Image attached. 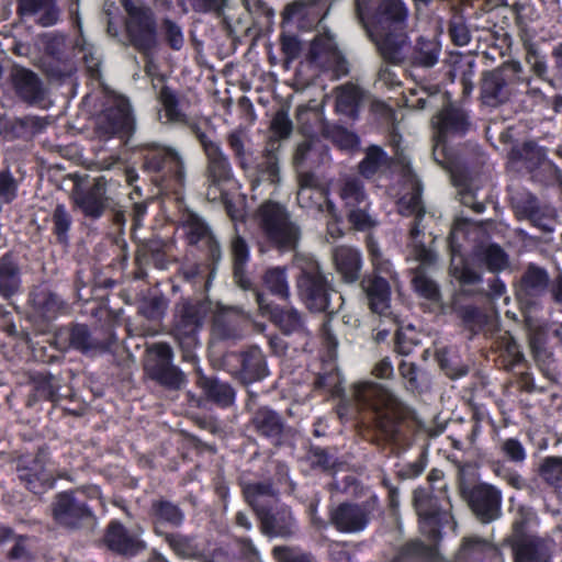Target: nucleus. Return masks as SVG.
Instances as JSON below:
<instances>
[{
	"instance_id": "f704fd0d",
	"label": "nucleus",
	"mask_w": 562,
	"mask_h": 562,
	"mask_svg": "<svg viewBox=\"0 0 562 562\" xmlns=\"http://www.w3.org/2000/svg\"><path fill=\"white\" fill-rule=\"evenodd\" d=\"M207 157V181L210 191L224 189L233 178L228 158L222 151L221 146L212 148L205 154Z\"/></svg>"
},
{
	"instance_id": "338daca9",
	"label": "nucleus",
	"mask_w": 562,
	"mask_h": 562,
	"mask_svg": "<svg viewBox=\"0 0 562 562\" xmlns=\"http://www.w3.org/2000/svg\"><path fill=\"white\" fill-rule=\"evenodd\" d=\"M212 331L222 340L235 339L239 336L237 325L226 314L215 315L212 323Z\"/></svg>"
},
{
	"instance_id": "ddd939ff",
	"label": "nucleus",
	"mask_w": 562,
	"mask_h": 562,
	"mask_svg": "<svg viewBox=\"0 0 562 562\" xmlns=\"http://www.w3.org/2000/svg\"><path fill=\"white\" fill-rule=\"evenodd\" d=\"M358 14L368 32L406 30L408 9L402 0H380L373 9L358 3Z\"/></svg>"
},
{
	"instance_id": "1a4fd4ad",
	"label": "nucleus",
	"mask_w": 562,
	"mask_h": 562,
	"mask_svg": "<svg viewBox=\"0 0 562 562\" xmlns=\"http://www.w3.org/2000/svg\"><path fill=\"white\" fill-rule=\"evenodd\" d=\"M521 74V64L518 60L505 61L502 66L485 70L481 77L480 98L490 106H496L513 100L517 89L515 80Z\"/></svg>"
},
{
	"instance_id": "37998d69",
	"label": "nucleus",
	"mask_w": 562,
	"mask_h": 562,
	"mask_svg": "<svg viewBox=\"0 0 562 562\" xmlns=\"http://www.w3.org/2000/svg\"><path fill=\"white\" fill-rule=\"evenodd\" d=\"M515 562H549V555L539 538H521L513 544Z\"/></svg>"
},
{
	"instance_id": "39448f33",
	"label": "nucleus",
	"mask_w": 562,
	"mask_h": 562,
	"mask_svg": "<svg viewBox=\"0 0 562 562\" xmlns=\"http://www.w3.org/2000/svg\"><path fill=\"white\" fill-rule=\"evenodd\" d=\"M434 160L447 170H452L458 164L456 150L449 146L450 137H464L471 127L468 113L458 106L449 104L442 108L432 119Z\"/></svg>"
},
{
	"instance_id": "6e6552de",
	"label": "nucleus",
	"mask_w": 562,
	"mask_h": 562,
	"mask_svg": "<svg viewBox=\"0 0 562 562\" xmlns=\"http://www.w3.org/2000/svg\"><path fill=\"white\" fill-rule=\"evenodd\" d=\"M338 194L346 218L355 231L369 232L378 226V221L371 214V200L360 178H347L341 183Z\"/></svg>"
},
{
	"instance_id": "7c9ffc66",
	"label": "nucleus",
	"mask_w": 562,
	"mask_h": 562,
	"mask_svg": "<svg viewBox=\"0 0 562 562\" xmlns=\"http://www.w3.org/2000/svg\"><path fill=\"white\" fill-rule=\"evenodd\" d=\"M16 14L21 18L38 14L36 23L50 27L58 23L60 9L56 0H16Z\"/></svg>"
},
{
	"instance_id": "680f3d73",
	"label": "nucleus",
	"mask_w": 562,
	"mask_h": 562,
	"mask_svg": "<svg viewBox=\"0 0 562 562\" xmlns=\"http://www.w3.org/2000/svg\"><path fill=\"white\" fill-rule=\"evenodd\" d=\"M546 483L555 488L562 487V457H547L539 469Z\"/></svg>"
},
{
	"instance_id": "c9c22d12",
	"label": "nucleus",
	"mask_w": 562,
	"mask_h": 562,
	"mask_svg": "<svg viewBox=\"0 0 562 562\" xmlns=\"http://www.w3.org/2000/svg\"><path fill=\"white\" fill-rule=\"evenodd\" d=\"M29 302L33 316L46 322L55 319L64 308V302L59 296L46 289L31 292Z\"/></svg>"
},
{
	"instance_id": "dca6fc26",
	"label": "nucleus",
	"mask_w": 562,
	"mask_h": 562,
	"mask_svg": "<svg viewBox=\"0 0 562 562\" xmlns=\"http://www.w3.org/2000/svg\"><path fill=\"white\" fill-rule=\"evenodd\" d=\"M93 516L92 508L77 492L64 491L56 495L53 518L59 526L71 530L80 529Z\"/></svg>"
},
{
	"instance_id": "ea45409f",
	"label": "nucleus",
	"mask_w": 562,
	"mask_h": 562,
	"mask_svg": "<svg viewBox=\"0 0 562 562\" xmlns=\"http://www.w3.org/2000/svg\"><path fill=\"white\" fill-rule=\"evenodd\" d=\"M515 80L516 100L520 103L521 110L532 112L533 108L544 100V94L539 87L532 86V78L521 67V74Z\"/></svg>"
},
{
	"instance_id": "aec40b11",
	"label": "nucleus",
	"mask_w": 562,
	"mask_h": 562,
	"mask_svg": "<svg viewBox=\"0 0 562 562\" xmlns=\"http://www.w3.org/2000/svg\"><path fill=\"white\" fill-rule=\"evenodd\" d=\"M248 428L257 437L267 440L273 447L284 443L286 424L283 416L270 406H259L251 412Z\"/></svg>"
},
{
	"instance_id": "cd10ccee",
	"label": "nucleus",
	"mask_w": 562,
	"mask_h": 562,
	"mask_svg": "<svg viewBox=\"0 0 562 562\" xmlns=\"http://www.w3.org/2000/svg\"><path fill=\"white\" fill-rule=\"evenodd\" d=\"M157 100L164 111L166 121L170 124H189V115L186 110L189 106V100L186 94L164 85L157 95Z\"/></svg>"
},
{
	"instance_id": "c85d7f7f",
	"label": "nucleus",
	"mask_w": 562,
	"mask_h": 562,
	"mask_svg": "<svg viewBox=\"0 0 562 562\" xmlns=\"http://www.w3.org/2000/svg\"><path fill=\"white\" fill-rule=\"evenodd\" d=\"M237 379L248 385L262 380L268 374L266 358L257 346H250L238 355Z\"/></svg>"
},
{
	"instance_id": "bb28decb",
	"label": "nucleus",
	"mask_w": 562,
	"mask_h": 562,
	"mask_svg": "<svg viewBox=\"0 0 562 562\" xmlns=\"http://www.w3.org/2000/svg\"><path fill=\"white\" fill-rule=\"evenodd\" d=\"M335 271L345 284H355L361 278L363 258L361 251L351 246L340 245L333 250Z\"/></svg>"
},
{
	"instance_id": "b1692460",
	"label": "nucleus",
	"mask_w": 562,
	"mask_h": 562,
	"mask_svg": "<svg viewBox=\"0 0 562 562\" xmlns=\"http://www.w3.org/2000/svg\"><path fill=\"white\" fill-rule=\"evenodd\" d=\"M10 80L16 97L31 105L40 104L45 100V89L41 78L33 70L14 66Z\"/></svg>"
},
{
	"instance_id": "58836bf2",
	"label": "nucleus",
	"mask_w": 562,
	"mask_h": 562,
	"mask_svg": "<svg viewBox=\"0 0 562 562\" xmlns=\"http://www.w3.org/2000/svg\"><path fill=\"white\" fill-rule=\"evenodd\" d=\"M439 552L436 546H429L422 540H411L404 543L391 562H436Z\"/></svg>"
},
{
	"instance_id": "0e129e2a",
	"label": "nucleus",
	"mask_w": 562,
	"mask_h": 562,
	"mask_svg": "<svg viewBox=\"0 0 562 562\" xmlns=\"http://www.w3.org/2000/svg\"><path fill=\"white\" fill-rule=\"evenodd\" d=\"M166 310V301L162 296H150L142 300L137 306V313L148 321L160 319Z\"/></svg>"
},
{
	"instance_id": "423d86ee",
	"label": "nucleus",
	"mask_w": 562,
	"mask_h": 562,
	"mask_svg": "<svg viewBox=\"0 0 562 562\" xmlns=\"http://www.w3.org/2000/svg\"><path fill=\"white\" fill-rule=\"evenodd\" d=\"M412 502L420 532L430 541H440L443 527L452 519L448 491L434 492V488L418 486L413 491Z\"/></svg>"
},
{
	"instance_id": "f03ea898",
	"label": "nucleus",
	"mask_w": 562,
	"mask_h": 562,
	"mask_svg": "<svg viewBox=\"0 0 562 562\" xmlns=\"http://www.w3.org/2000/svg\"><path fill=\"white\" fill-rule=\"evenodd\" d=\"M243 495L255 512L263 535L291 538L297 531V521L290 506L281 503L271 481L247 483Z\"/></svg>"
},
{
	"instance_id": "052dcab7",
	"label": "nucleus",
	"mask_w": 562,
	"mask_h": 562,
	"mask_svg": "<svg viewBox=\"0 0 562 562\" xmlns=\"http://www.w3.org/2000/svg\"><path fill=\"white\" fill-rule=\"evenodd\" d=\"M450 274L460 283L462 291L467 286L479 285L483 282V276L475 270L467 260H461L459 265L450 267Z\"/></svg>"
},
{
	"instance_id": "72a5a7b5",
	"label": "nucleus",
	"mask_w": 562,
	"mask_h": 562,
	"mask_svg": "<svg viewBox=\"0 0 562 562\" xmlns=\"http://www.w3.org/2000/svg\"><path fill=\"white\" fill-rule=\"evenodd\" d=\"M231 255L233 261V278L243 290H255L251 279L247 274V265L250 258L249 246L245 238L234 236L231 241Z\"/></svg>"
},
{
	"instance_id": "e2e57ef3",
	"label": "nucleus",
	"mask_w": 562,
	"mask_h": 562,
	"mask_svg": "<svg viewBox=\"0 0 562 562\" xmlns=\"http://www.w3.org/2000/svg\"><path fill=\"white\" fill-rule=\"evenodd\" d=\"M257 172L259 180L276 184L280 181L279 160L274 153L267 150L265 159L258 164Z\"/></svg>"
},
{
	"instance_id": "774afa93",
	"label": "nucleus",
	"mask_w": 562,
	"mask_h": 562,
	"mask_svg": "<svg viewBox=\"0 0 562 562\" xmlns=\"http://www.w3.org/2000/svg\"><path fill=\"white\" fill-rule=\"evenodd\" d=\"M272 555L277 562H314L311 552L286 546L274 547L272 549Z\"/></svg>"
},
{
	"instance_id": "393cba45",
	"label": "nucleus",
	"mask_w": 562,
	"mask_h": 562,
	"mask_svg": "<svg viewBox=\"0 0 562 562\" xmlns=\"http://www.w3.org/2000/svg\"><path fill=\"white\" fill-rule=\"evenodd\" d=\"M155 535L162 537L168 533L165 527L180 528L186 519L184 512L173 502L160 497L153 499L148 509Z\"/></svg>"
},
{
	"instance_id": "2eb2a0df",
	"label": "nucleus",
	"mask_w": 562,
	"mask_h": 562,
	"mask_svg": "<svg viewBox=\"0 0 562 562\" xmlns=\"http://www.w3.org/2000/svg\"><path fill=\"white\" fill-rule=\"evenodd\" d=\"M154 357L145 364L147 376L167 390H179L186 383V375L173 364L172 348L160 342L154 346Z\"/></svg>"
},
{
	"instance_id": "c03bdc74",
	"label": "nucleus",
	"mask_w": 562,
	"mask_h": 562,
	"mask_svg": "<svg viewBox=\"0 0 562 562\" xmlns=\"http://www.w3.org/2000/svg\"><path fill=\"white\" fill-rule=\"evenodd\" d=\"M441 52L440 42L436 38H428L424 35L417 37L412 52V61L416 66L432 67L437 64Z\"/></svg>"
},
{
	"instance_id": "9d476101",
	"label": "nucleus",
	"mask_w": 562,
	"mask_h": 562,
	"mask_svg": "<svg viewBox=\"0 0 562 562\" xmlns=\"http://www.w3.org/2000/svg\"><path fill=\"white\" fill-rule=\"evenodd\" d=\"M296 285L301 300L310 311H327L335 289L317 261H307L301 268Z\"/></svg>"
},
{
	"instance_id": "603ef678",
	"label": "nucleus",
	"mask_w": 562,
	"mask_h": 562,
	"mask_svg": "<svg viewBox=\"0 0 562 562\" xmlns=\"http://www.w3.org/2000/svg\"><path fill=\"white\" fill-rule=\"evenodd\" d=\"M263 284L270 294L282 301H288L290 289L288 283L286 268L273 267L268 269L263 274Z\"/></svg>"
},
{
	"instance_id": "f257e3e1",
	"label": "nucleus",
	"mask_w": 562,
	"mask_h": 562,
	"mask_svg": "<svg viewBox=\"0 0 562 562\" xmlns=\"http://www.w3.org/2000/svg\"><path fill=\"white\" fill-rule=\"evenodd\" d=\"M353 397L361 412L370 415V426L386 440L395 439L406 417L405 404L387 387L363 381L353 385Z\"/></svg>"
},
{
	"instance_id": "4c0bfd02",
	"label": "nucleus",
	"mask_w": 562,
	"mask_h": 562,
	"mask_svg": "<svg viewBox=\"0 0 562 562\" xmlns=\"http://www.w3.org/2000/svg\"><path fill=\"white\" fill-rule=\"evenodd\" d=\"M364 91L361 87L347 82L337 89L336 111L352 120L359 116Z\"/></svg>"
},
{
	"instance_id": "09e8293b",
	"label": "nucleus",
	"mask_w": 562,
	"mask_h": 562,
	"mask_svg": "<svg viewBox=\"0 0 562 562\" xmlns=\"http://www.w3.org/2000/svg\"><path fill=\"white\" fill-rule=\"evenodd\" d=\"M387 165L389 156L386 151L378 145H370L364 151V157L358 164V172L364 179L370 180L382 167Z\"/></svg>"
},
{
	"instance_id": "4468645a",
	"label": "nucleus",
	"mask_w": 562,
	"mask_h": 562,
	"mask_svg": "<svg viewBox=\"0 0 562 562\" xmlns=\"http://www.w3.org/2000/svg\"><path fill=\"white\" fill-rule=\"evenodd\" d=\"M461 494L481 524H491L502 516L503 495L496 486L480 482L471 487H463Z\"/></svg>"
},
{
	"instance_id": "a19ab883",
	"label": "nucleus",
	"mask_w": 562,
	"mask_h": 562,
	"mask_svg": "<svg viewBox=\"0 0 562 562\" xmlns=\"http://www.w3.org/2000/svg\"><path fill=\"white\" fill-rule=\"evenodd\" d=\"M60 385L50 373H38L32 378V392L27 405L32 406L40 401L56 402Z\"/></svg>"
},
{
	"instance_id": "7ed1b4c3",
	"label": "nucleus",
	"mask_w": 562,
	"mask_h": 562,
	"mask_svg": "<svg viewBox=\"0 0 562 562\" xmlns=\"http://www.w3.org/2000/svg\"><path fill=\"white\" fill-rule=\"evenodd\" d=\"M136 155L140 169L149 175L160 189L178 192L184 187V161L175 147L158 142H147L137 147Z\"/></svg>"
},
{
	"instance_id": "6ab92c4d",
	"label": "nucleus",
	"mask_w": 562,
	"mask_h": 562,
	"mask_svg": "<svg viewBox=\"0 0 562 562\" xmlns=\"http://www.w3.org/2000/svg\"><path fill=\"white\" fill-rule=\"evenodd\" d=\"M108 183L104 177L94 178L87 186L75 184L72 200L83 217L97 221L109 206Z\"/></svg>"
},
{
	"instance_id": "20e7f679",
	"label": "nucleus",
	"mask_w": 562,
	"mask_h": 562,
	"mask_svg": "<svg viewBox=\"0 0 562 562\" xmlns=\"http://www.w3.org/2000/svg\"><path fill=\"white\" fill-rule=\"evenodd\" d=\"M257 217L262 238L271 249L283 254L297 248L301 228L285 205L267 200L258 207Z\"/></svg>"
},
{
	"instance_id": "4d7b16f0",
	"label": "nucleus",
	"mask_w": 562,
	"mask_h": 562,
	"mask_svg": "<svg viewBox=\"0 0 562 562\" xmlns=\"http://www.w3.org/2000/svg\"><path fill=\"white\" fill-rule=\"evenodd\" d=\"M423 187L416 182L412 190L398 201L400 213L404 216L425 217L426 209L422 199Z\"/></svg>"
},
{
	"instance_id": "9b49d317",
	"label": "nucleus",
	"mask_w": 562,
	"mask_h": 562,
	"mask_svg": "<svg viewBox=\"0 0 562 562\" xmlns=\"http://www.w3.org/2000/svg\"><path fill=\"white\" fill-rule=\"evenodd\" d=\"M379 506L375 494L360 503L342 502L329 510V522L338 532L359 533L369 526Z\"/></svg>"
},
{
	"instance_id": "69168bd1",
	"label": "nucleus",
	"mask_w": 562,
	"mask_h": 562,
	"mask_svg": "<svg viewBox=\"0 0 562 562\" xmlns=\"http://www.w3.org/2000/svg\"><path fill=\"white\" fill-rule=\"evenodd\" d=\"M448 34L456 46H465L471 41V33L463 15H453L448 23Z\"/></svg>"
},
{
	"instance_id": "8fccbe9b",
	"label": "nucleus",
	"mask_w": 562,
	"mask_h": 562,
	"mask_svg": "<svg viewBox=\"0 0 562 562\" xmlns=\"http://www.w3.org/2000/svg\"><path fill=\"white\" fill-rule=\"evenodd\" d=\"M453 312L471 336L480 334L487 325L486 314L475 305H454Z\"/></svg>"
},
{
	"instance_id": "49530a36",
	"label": "nucleus",
	"mask_w": 562,
	"mask_h": 562,
	"mask_svg": "<svg viewBox=\"0 0 562 562\" xmlns=\"http://www.w3.org/2000/svg\"><path fill=\"white\" fill-rule=\"evenodd\" d=\"M172 552L181 559H196L201 555V549L195 536L180 532H168L161 537Z\"/></svg>"
},
{
	"instance_id": "5fc2aeb1",
	"label": "nucleus",
	"mask_w": 562,
	"mask_h": 562,
	"mask_svg": "<svg viewBox=\"0 0 562 562\" xmlns=\"http://www.w3.org/2000/svg\"><path fill=\"white\" fill-rule=\"evenodd\" d=\"M414 291L419 297L438 303L441 300V292L438 283L429 278L423 267L415 270L412 279Z\"/></svg>"
},
{
	"instance_id": "a878e982",
	"label": "nucleus",
	"mask_w": 562,
	"mask_h": 562,
	"mask_svg": "<svg viewBox=\"0 0 562 562\" xmlns=\"http://www.w3.org/2000/svg\"><path fill=\"white\" fill-rule=\"evenodd\" d=\"M104 543L109 550L124 557H135L146 549V543L130 535L125 526L119 520L109 522L104 533Z\"/></svg>"
},
{
	"instance_id": "5701e85b",
	"label": "nucleus",
	"mask_w": 562,
	"mask_h": 562,
	"mask_svg": "<svg viewBox=\"0 0 562 562\" xmlns=\"http://www.w3.org/2000/svg\"><path fill=\"white\" fill-rule=\"evenodd\" d=\"M53 342L59 351L72 349L88 353L99 348V342L92 337L89 327L80 323H71L58 328L54 334Z\"/></svg>"
},
{
	"instance_id": "3c124183",
	"label": "nucleus",
	"mask_w": 562,
	"mask_h": 562,
	"mask_svg": "<svg viewBox=\"0 0 562 562\" xmlns=\"http://www.w3.org/2000/svg\"><path fill=\"white\" fill-rule=\"evenodd\" d=\"M549 274L544 268L529 265L520 279V288L528 295H539L549 286Z\"/></svg>"
},
{
	"instance_id": "412c9836",
	"label": "nucleus",
	"mask_w": 562,
	"mask_h": 562,
	"mask_svg": "<svg viewBox=\"0 0 562 562\" xmlns=\"http://www.w3.org/2000/svg\"><path fill=\"white\" fill-rule=\"evenodd\" d=\"M98 130L108 136L128 138L135 130V120L127 99L106 106L98 116Z\"/></svg>"
},
{
	"instance_id": "2f4dec72",
	"label": "nucleus",
	"mask_w": 562,
	"mask_h": 562,
	"mask_svg": "<svg viewBox=\"0 0 562 562\" xmlns=\"http://www.w3.org/2000/svg\"><path fill=\"white\" fill-rule=\"evenodd\" d=\"M196 386L202 391L205 398L222 408L234 404L235 390L226 382L217 378L206 376L201 369L196 371Z\"/></svg>"
},
{
	"instance_id": "bf43d9fd",
	"label": "nucleus",
	"mask_w": 562,
	"mask_h": 562,
	"mask_svg": "<svg viewBox=\"0 0 562 562\" xmlns=\"http://www.w3.org/2000/svg\"><path fill=\"white\" fill-rule=\"evenodd\" d=\"M539 202L538 196L528 190L517 191L510 199L513 212L518 221H525L527 216H532Z\"/></svg>"
},
{
	"instance_id": "f3484780",
	"label": "nucleus",
	"mask_w": 562,
	"mask_h": 562,
	"mask_svg": "<svg viewBox=\"0 0 562 562\" xmlns=\"http://www.w3.org/2000/svg\"><path fill=\"white\" fill-rule=\"evenodd\" d=\"M254 295L261 316L267 317L284 336L305 333L304 318L297 310L273 303L259 289L254 290Z\"/></svg>"
},
{
	"instance_id": "473e14b6",
	"label": "nucleus",
	"mask_w": 562,
	"mask_h": 562,
	"mask_svg": "<svg viewBox=\"0 0 562 562\" xmlns=\"http://www.w3.org/2000/svg\"><path fill=\"white\" fill-rule=\"evenodd\" d=\"M382 58L391 64L401 60V53L407 40L406 30L368 32Z\"/></svg>"
},
{
	"instance_id": "79ce46f5",
	"label": "nucleus",
	"mask_w": 562,
	"mask_h": 562,
	"mask_svg": "<svg viewBox=\"0 0 562 562\" xmlns=\"http://www.w3.org/2000/svg\"><path fill=\"white\" fill-rule=\"evenodd\" d=\"M398 373L408 392L423 394L430 387L428 373L420 369L415 362L402 360L398 363Z\"/></svg>"
},
{
	"instance_id": "4be33fe9",
	"label": "nucleus",
	"mask_w": 562,
	"mask_h": 562,
	"mask_svg": "<svg viewBox=\"0 0 562 562\" xmlns=\"http://www.w3.org/2000/svg\"><path fill=\"white\" fill-rule=\"evenodd\" d=\"M382 273L384 272L372 270L359 280L370 311L379 315H384L391 307L392 295L391 284Z\"/></svg>"
},
{
	"instance_id": "e433bc0d",
	"label": "nucleus",
	"mask_w": 562,
	"mask_h": 562,
	"mask_svg": "<svg viewBox=\"0 0 562 562\" xmlns=\"http://www.w3.org/2000/svg\"><path fill=\"white\" fill-rule=\"evenodd\" d=\"M21 483L33 494L41 495L54 485V479L44 464L35 459L31 465L18 470Z\"/></svg>"
},
{
	"instance_id": "13d9d810",
	"label": "nucleus",
	"mask_w": 562,
	"mask_h": 562,
	"mask_svg": "<svg viewBox=\"0 0 562 562\" xmlns=\"http://www.w3.org/2000/svg\"><path fill=\"white\" fill-rule=\"evenodd\" d=\"M496 364L506 370L513 371L516 368L525 367V357L520 350L519 345L512 338L508 340L496 358Z\"/></svg>"
},
{
	"instance_id": "a211bd4d",
	"label": "nucleus",
	"mask_w": 562,
	"mask_h": 562,
	"mask_svg": "<svg viewBox=\"0 0 562 562\" xmlns=\"http://www.w3.org/2000/svg\"><path fill=\"white\" fill-rule=\"evenodd\" d=\"M209 303L201 300H186L178 304L175 316L173 333L181 344L198 342V334L209 313Z\"/></svg>"
},
{
	"instance_id": "864d4df0",
	"label": "nucleus",
	"mask_w": 562,
	"mask_h": 562,
	"mask_svg": "<svg viewBox=\"0 0 562 562\" xmlns=\"http://www.w3.org/2000/svg\"><path fill=\"white\" fill-rule=\"evenodd\" d=\"M479 259L492 273H498L509 267L508 254L496 243H492L477 254Z\"/></svg>"
},
{
	"instance_id": "f8f14e48",
	"label": "nucleus",
	"mask_w": 562,
	"mask_h": 562,
	"mask_svg": "<svg viewBox=\"0 0 562 562\" xmlns=\"http://www.w3.org/2000/svg\"><path fill=\"white\" fill-rule=\"evenodd\" d=\"M130 15L126 23V36L130 44L142 55L150 56L157 47V24L153 12L143 7H136L130 0H122Z\"/></svg>"
},
{
	"instance_id": "a18cd8bd",
	"label": "nucleus",
	"mask_w": 562,
	"mask_h": 562,
	"mask_svg": "<svg viewBox=\"0 0 562 562\" xmlns=\"http://www.w3.org/2000/svg\"><path fill=\"white\" fill-rule=\"evenodd\" d=\"M435 359L439 368L450 379L462 378L469 372L468 366L462 362L460 355L451 346L438 348L435 352Z\"/></svg>"
},
{
	"instance_id": "de8ad7c7",
	"label": "nucleus",
	"mask_w": 562,
	"mask_h": 562,
	"mask_svg": "<svg viewBox=\"0 0 562 562\" xmlns=\"http://www.w3.org/2000/svg\"><path fill=\"white\" fill-rule=\"evenodd\" d=\"M52 234L56 243L61 246H68L70 240V231L72 227V216L66 205L58 203L50 213Z\"/></svg>"
},
{
	"instance_id": "0eeeda50",
	"label": "nucleus",
	"mask_w": 562,
	"mask_h": 562,
	"mask_svg": "<svg viewBox=\"0 0 562 562\" xmlns=\"http://www.w3.org/2000/svg\"><path fill=\"white\" fill-rule=\"evenodd\" d=\"M184 240L189 247H195L209 270V277L216 273L223 258L222 247L206 221L194 212H188L181 225Z\"/></svg>"
},
{
	"instance_id": "c756f323",
	"label": "nucleus",
	"mask_w": 562,
	"mask_h": 562,
	"mask_svg": "<svg viewBox=\"0 0 562 562\" xmlns=\"http://www.w3.org/2000/svg\"><path fill=\"white\" fill-rule=\"evenodd\" d=\"M22 269L18 254L10 250L0 257V296L12 299L20 292Z\"/></svg>"
},
{
	"instance_id": "6e6d98bb",
	"label": "nucleus",
	"mask_w": 562,
	"mask_h": 562,
	"mask_svg": "<svg viewBox=\"0 0 562 562\" xmlns=\"http://www.w3.org/2000/svg\"><path fill=\"white\" fill-rule=\"evenodd\" d=\"M535 211V214L527 216L525 221L543 233H552L559 217L557 209L549 203L539 202Z\"/></svg>"
}]
</instances>
